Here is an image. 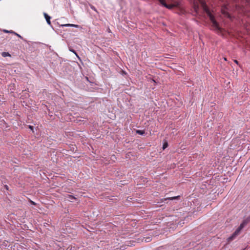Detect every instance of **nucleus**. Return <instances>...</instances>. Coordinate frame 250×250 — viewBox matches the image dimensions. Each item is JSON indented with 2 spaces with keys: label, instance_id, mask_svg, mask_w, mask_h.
<instances>
[{
  "label": "nucleus",
  "instance_id": "nucleus-1",
  "mask_svg": "<svg viewBox=\"0 0 250 250\" xmlns=\"http://www.w3.org/2000/svg\"><path fill=\"white\" fill-rule=\"evenodd\" d=\"M200 3L202 5V7L204 10L206 12L208 16L209 17V18L212 23V26L218 31H221V29L219 26V25L217 22L215 21L214 16L210 13L208 8V7L207 5L206 4L205 1L203 0H200Z\"/></svg>",
  "mask_w": 250,
  "mask_h": 250
},
{
  "label": "nucleus",
  "instance_id": "nucleus-2",
  "mask_svg": "<svg viewBox=\"0 0 250 250\" xmlns=\"http://www.w3.org/2000/svg\"><path fill=\"white\" fill-rule=\"evenodd\" d=\"M250 221V216L247 217L245 219L242 223L240 224L239 227L237 229L235 232L229 237L228 240L229 241L232 240L237 235H238L240 231L243 229V228L247 224V223Z\"/></svg>",
  "mask_w": 250,
  "mask_h": 250
},
{
  "label": "nucleus",
  "instance_id": "nucleus-3",
  "mask_svg": "<svg viewBox=\"0 0 250 250\" xmlns=\"http://www.w3.org/2000/svg\"><path fill=\"white\" fill-rule=\"evenodd\" d=\"M160 2V3L164 7L168 8V9H171L172 8V5H168L167 4L165 0H158Z\"/></svg>",
  "mask_w": 250,
  "mask_h": 250
},
{
  "label": "nucleus",
  "instance_id": "nucleus-4",
  "mask_svg": "<svg viewBox=\"0 0 250 250\" xmlns=\"http://www.w3.org/2000/svg\"><path fill=\"white\" fill-rule=\"evenodd\" d=\"M65 199L67 200L68 201H69L70 202H73L74 200H76L77 198L72 195L67 194L65 196Z\"/></svg>",
  "mask_w": 250,
  "mask_h": 250
},
{
  "label": "nucleus",
  "instance_id": "nucleus-5",
  "mask_svg": "<svg viewBox=\"0 0 250 250\" xmlns=\"http://www.w3.org/2000/svg\"><path fill=\"white\" fill-rule=\"evenodd\" d=\"M43 15H44V18L46 21L47 24L49 25H51V21H50L51 17L49 16L46 13H44Z\"/></svg>",
  "mask_w": 250,
  "mask_h": 250
},
{
  "label": "nucleus",
  "instance_id": "nucleus-6",
  "mask_svg": "<svg viewBox=\"0 0 250 250\" xmlns=\"http://www.w3.org/2000/svg\"><path fill=\"white\" fill-rule=\"evenodd\" d=\"M62 26H66V27H73L76 28H78L80 27L79 25L74 24H65L61 25Z\"/></svg>",
  "mask_w": 250,
  "mask_h": 250
},
{
  "label": "nucleus",
  "instance_id": "nucleus-7",
  "mask_svg": "<svg viewBox=\"0 0 250 250\" xmlns=\"http://www.w3.org/2000/svg\"><path fill=\"white\" fill-rule=\"evenodd\" d=\"M0 125H1V127L4 128V129H6L8 127V125L6 124V123L5 122V121L2 120H1L0 121Z\"/></svg>",
  "mask_w": 250,
  "mask_h": 250
},
{
  "label": "nucleus",
  "instance_id": "nucleus-8",
  "mask_svg": "<svg viewBox=\"0 0 250 250\" xmlns=\"http://www.w3.org/2000/svg\"><path fill=\"white\" fill-rule=\"evenodd\" d=\"M136 132L141 135H143L145 133V131L144 130H137Z\"/></svg>",
  "mask_w": 250,
  "mask_h": 250
},
{
  "label": "nucleus",
  "instance_id": "nucleus-9",
  "mask_svg": "<svg viewBox=\"0 0 250 250\" xmlns=\"http://www.w3.org/2000/svg\"><path fill=\"white\" fill-rule=\"evenodd\" d=\"M1 55L3 57L10 56V54L8 52H2L1 54Z\"/></svg>",
  "mask_w": 250,
  "mask_h": 250
},
{
  "label": "nucleus",
  "instance_id": "nucleus-10",
  "mask_svg": "<svg viewBox=\"0 0 250 250\" xmlns=\"http://www.w3.org/2000/svg\"><path fill=\"white\" fill-rule=\"evenodd\" d=\"M13 34L16 35V36H17L18 37L20 38L21 39H22L23 40V38L19 34H18V33L15 32L13 31Z\"/></svg>",
  "mask_w": 250,
  "mask_h": 250
},
{
  "label": "nucleus",
  "instance_id": "nucleus-11",
  "mask_svg": "<svg viewBox=\"0 0 250 250\" xmlns=\"http://www.w3.org/2000/svg\"><path fill=\"white\" fill-rule=\"evenodd\" d=\"M69 50L71 52L74 53L77 57H78V54H77L76 52L74 49H69Z\"/></svg>",
  "mask_w": 250,
  "mask_h": 250
},
{
  "label": "nucleus",
  "instance_id": "nucleus-12",
  "mask_svg": "<svg viewBox=\"0 0 250 250\" xmlns=\"http://www.w3.org/2000/svg\"><path fill=\"white\" fill-rule=\"evenodd\" d=\"M3 31L5 33H13V31L11 30V31H8V30H4Z\"/></svg>",
  "mask_w": 250,
  "mask_h": 250
},
{
  "label": "nucleus",
  "instance_id": "nucleus-13",
  "mask_svg": "<svg viewBox=\"0 0 250 250\" xmlns=\"http://www.w3.org/2000/svg\"><path fill=\"white\" fill-rule=\"evenodd\" d=\"M167 143H166V144H164L163 146V149H165L166 147H167Z\"/></svg>",
  "mask_w": 250,
  "mask_h": 250
},
{
  "label": "nucleus",
  "instance_id": "nucleus-14",
  "mask_svg": "<svg viewBox=\"0 0 250 250\" xmlns=\"http://www.w3.org/2000/svg\"><path fill=\"white\" fill-rule=\"evenodd\" d=\"M91 8L92 10H93L94 11H95L97 12V10H96V9L95 8V7L94 6H91Z\"/></svg>",
  "mask_w": 250,
  "mask_h": 250
},
{
  "label": "nucleus",
  "instance_id": "nucleus-15",
  "mask_svg": "<svg viewBox=\"0 0 250 250\" xmlns=\"http://www.w3.org/2000/svg\"><path fill=\"white\" fill-rule=\"evenodd\" d=\"M4 188H5L6 190H8L9 188H8V186H7V185H4Z\"/></svg>",
  "mask_w": 250,
  "mask_h": 250
},
{
  "label": "nucleus",
  "instance_id": "nucleus-16",
  "mask_svg": "<svg viewBox=\"0 0 250 250\" xmlns=\"http://www.w3.org/2000/svg\"><path fill=\"white\" fill-rule=\"evenodd\" d=\"M178 197V196H175V197H173L172 198H170L171 200H173V199H175L176 198H177Z\"/></svg>",
  "mask_w": 250,
  "mask_h": 250
},
{
  "label": "nucleus",
  "instance_id": "nucleus-17",
  "mask_svg": "<svg viewBox=\"0 0 250 250\" xmlns=\"http://www.w3.org/2000/svg\"><path fill=\"white\" fill-rule=\"evenodd\" d=\"M234 62L237 64L238 63V62L237 60H234Z\"/></svg>",
  "mask_w": 250,
  "mask_h": 250
},
{
  "label": "nucleus",
  "instance_id": "nucleus-18",
  "mask_svg": "<svg viewBox=\"0 0 250 250\" xmlns=\"http://www.w3.org/2000/svg\"><path fill=\"white\" fill-rule=\"evenodd\" d=\"M195 10L196 11L197 10V9L198 8V6H195Z\"/></svg>",
  "mask_w": 250,
  "mask_h": 250
},
{
  "label": "nucleus",
  "instance_id": "nucleus-19",
  "mask_svg": "<svg viewBox=\"0 0 250 250\" xmlns=\"http://www.w3.org/2000/svg\"><path fill=\"white\" fill-rule=\"evenodd\" d=\"M224 14H226V16H228V17H229V14H228V13H224Z\"/></svg>",
  "mask_w": 250,
  "mask_h": 250
},
{
  "label": "nucleus",
  "instance_id": "nucleus-20",
  "mask_svg": "<svg viewBox=\"0 0 250 250\" xmlns=\"http://www.w3.org/2000/svg\"><path fill=\"white\" fill-rule=\"evenodd\" d=\"M31 203L32 204H33V205H35V202H33V201H31Z\"/></svg>",
  "mask_w": 250,
  "mask_h": 250
},
{
  "label": "nucleus",
  "instance_id": "nucleus-21",
  "mask_svg": "<svg viewBox=\"0 0 250 250\" xmlns=\"http://www.w3.org/2000/svg\"><path fill=\"white\" fill-rule=\"evenodd\" d=\"M224 60L227 61V59L226 58H224Z\"/></svg>",
  "mask_w": 250,
  "mask_h": 250
}]
</instances>
